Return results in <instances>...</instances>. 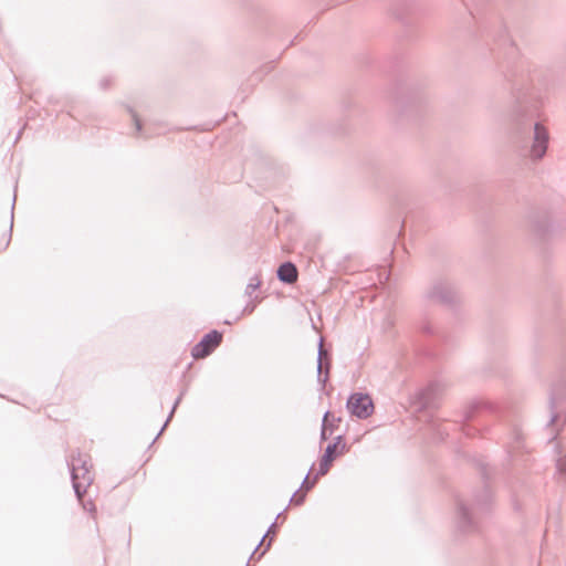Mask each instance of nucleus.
<instances>
[{
	"mask_svg": "<svg viewBox=\"0 0 566 566\" xmlns=\"http://www.w3.org/2000/svg\"><path fill=\"white\" fill-rule=\"evenodd\" d=\"M73 485L78 497L86 492L93 482L92 463L87 457L78 455L72 459Z\"/></svg>",
	"mask_w": 566,
	"mask_h": 566,
	"instance_id": "obj_1",
	"label": "nucleus"
},
{
	"mask_svg": "<svg viewBox=\"0 0 566 566\" xmlns=\"http://www.w3.org/2000/svg\"><path fill=\"white\" fill-rule=\"evenodd\" d=\"M346 451L347 447L342 437H337L335 442L328 444L324 455L321 459L315 481L318 479V476L325 475L329 471L333 462L340 455L345 454Z\"/></svg>",
	"mask_w": 566,
	"mask_h": 566,
	"instance_id": "obj_2",
	"label": "nucleus"
},
{
	"mask_svg": "<svg viewBox=\"0 0 566 566\" xmlns=\"http://www.w3.org/2000/svg\"><path fill=\"white\" fill-rule=\"evenodd\" d=\"M222 334L212 331L208 333L200 343L192 348V356L196 359L205 358L210 355L221 343Z\"/></svg>",
	"mask_w": 566,
	"mask_h": 566,
	"instance_id": "obj_3",
	"label": "nucleus"
},
{
	"mask_svg": "<svg viewBox=\"0 0 566 566\" xmlns=\"http://www.w3.org/2000/svg\"><path fill=\"white\" fill-rule=\"evenodd\" d=\"M347 408L352 415L358 418H367L373 413L374 405L367 395L355 394L348 399Z\"/></svg>",
	"mask_w": 566,
	"mask_h": 566,
	"instance_id": "obj_4",
	"label": "nucleus"
},
{
	"mask_svg": "<svg viewBox=\"0 0 566 566\" xmlns=\"http://www.w3.org/2000/svg\"><path fill=\"white\" fill-rule=\"evenodd\" d=\"M548 136L546 129L541 126H535V142L532 147V154L536 158L543 157L546 150V143H547Z\"/></svg>",
	"mask_w": 566,
	"mask_h": 566,
	"instance_id": "obj_5",
	"label": "nucleus"
},
{
	"mask_svg": "<svg viewBox=\"0 0 566 566\" xmlns=\"http://www.w3.org/2000/svg\"><path fill=\"white\" fill-rule=\"evenodd\" d=\"M279 279L286 283H294L297 280L296 266L290 262L282 264L277 271Z\"/></svg>",
	"mask_w": 566,
	"mask_h": 566,
	"instance_id": "obj_6",
	"label": "nucleus"
},
{
	"mask_svg": "<svg viewBox=\"0 0 566 566\" xmlns=\"http://www.w3.org/2000/svg\"><path fill=\"white\" fill-rule=\"evenodd\" d=\"M339 422L340 418L332 412H326L323 421L322 438L326 439L327 436H332L334 430L338 428Z\"/></svg>",
	"mask_w": 566,
	"mask_h": 566,
	"instance_id": "obj_7",
	"label": "nucleus"
},
{
	"mask_svg": "<svg viewBox=\"0 0 566 566\" xmlns=\"http://www.w3.org/2000/svg\"><path fill=\"white\" fill-rule=\"evenodd\" d=\"M559 468L562 471H566V457L559 461Z\"/></svg>",
	"mask_w": 566,
	"mask_h": 566,
	"instance_id": "obj_8",
	"label": "nucleus"
},
{
	"mask_svg": "<svg viewBox=\"0 0 566 566\" xmlns=\"http://www.w3.org/2000/svg\"><path fill=\"white\" fill-rule=\"evenodd\" d=\"M90 511L92 512L93 514V518L96 520V509L94 505H92V507L90 509Z\"/></svg>",
	"mask_w": 566,
	"mask_h": 566,
	"instance_id": "obj_9",
	"label": "nucleus"
}]
</instances>
